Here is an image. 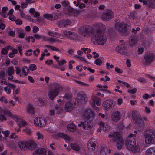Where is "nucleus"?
<instances>
[{"label": "nucleus", "instance_id": "nucleus-20", "mask_svg": "<svg viewBox=\"0 0 155 155\" xmlns=\"http://www.w3.org/2000/svg\"><path fill=\"white\" fill-rule=\"evenodd\" d=\"M12 117L14 118L15 121H17L18 124L20 127L25 126L27 124L26 122L23 119L19 118L15 115H14Z\"/></svg>", "mask_w": 155, "mask_h": 155}, {"label": "nucleus", "instance_id": "nucleus-37", "mask_svg": "<svg viewBox=\"0 0 155 155\" xmlns=\"http://www.w3.org/2000/svg\"><path fill=\"white\" fill-rule=\"evenodd\" d=\"M113 12L111 10H108L105 14V19H110L113 15Z\"/></svg>", "mask_w": 155, "mask_h": 155}, {"label": "nucleus", "instance_id": "nucleus-57", "mask_svg": "<svg viewBox=\"0 0 155 155\" xmlns=\"http://www.w3.org/2000/svg\"><path fill=\"white\" fill-rule=\"evenodd\" d=\"M52 16L51 14H45L44 15V18H47L49 20H51L52 19Z\"/></svg>", "mask_w": 155, "mask_h": 155}, {"label": "nucleus", "instance_id": "nucleus-24", "mask_svg": "<svg viewBox=\"0 0 155 155\" xmlns=\"http://www.w3.org/2000/svg\"><path fill=\"white\" fill-rule=\"evenodd\" d=\"M71 149L76 151H79L84 150V147L81 145H78L75 143L71 144Z\"/></svg>", "mask_w": 155, "mask_h": 155}, {"label": "nucleus", "instance_id": "nucleus-21", "mask_svg": "<svg viewBox=\"0 0 155 155\" xmlns=\"http://www.w3.org/2000/svg\"><path fill=\"white\" fill-rule=\"evenodd\" d=\"M121 116L120 112L118 111L113 112L111 116V118L113 121L117 122L120 119Z\"/></svg>", "mask_w": 155, "mask_h": 155}, {"label": "nucleus", "instance_id": "nucleus-15", "mask_svg": "<svg viewBox=\"0 0 155 155\" xmlns=\"http://www.w3.org/2000/svg\"><path fill=\"white\" fill-rule=\"evenodd\" d=\"M116 49L118 52L122 55L125 54L127 52L126 45L124 44L120 45L116 48Z\"/></svg>", "mask_w": 155, "mask_h": 155}, {"label": "nucleus", "instance_id": "nucleus-4", "mask_svg": "<svg viewBox=\"0 0 155 155\" xmlns=\"http://www.w3.org/2000/svg\"><path fill=\"white\" fill-rule=\"evenodd\" d=\"M62 87L61 86H57L54 89H51L48 92V97L50 99L53 100L61 91Z\"/></svg>", "mask_w": 155, "mask_h": 155}, {"label": "nucleus", "instance_id": "nucleus-47", "mask_svg": "<svg viewBox=\"0 0 155 155\" xmlns=\"http://www.w3.org/2000/svg\"><path fill=\"white\" fill-rule=\"evenodd\" d=\"M15 72L17 74L19 75L20 77H21L22 74L21 73V70L20 68L17 67H15Z\"/></svg>", "mask_w": 155, "mask_h": 155}, {"label": "nucleus", "instance_id": "nucleus-1", "mask_svg": "<svg viewBox=\"0 0 155 155\" xmlns=\"http://www.w3.org/2000/svg\"><path fill=\"white\" fill-rule=\"evenodd\" d=\"M134 134H130L127 138L126 145L127 148L133 153H135L140 151V149L136 146V143L133 137L136 136L137 131L134 132Z\"/></svg>", "mask_w": 155, "mask_h": 155}, {"label": "nucleus", "instance_id": "nucleus-45", "mask_svg": "<svg viewBox=\"0 0 155 155\" xmlns=\"http://www.w3.org/2000/svg\"><path fill=\"white\" fill-rule=\"evenodd\" d=\"M154 97V95L153 94H146L143 97V98L145 99H147L149 98H150L151 97Z\"/></svg>", "mask_w": 155, "mask_h": 155}, {"label": "nucleus", "instance_id": "nucleus-61", "mask_svg": "<svg viewBox=\"0 0 155 155\" xmlns=\"http://www.w3.org/2000/svg\"><path fill=\"white\" fill-rule=\"evenodd\" d=\"M40 53V50L38 49H36L34 50L33 52V55L35 56H38V54Z\"/></svg>", "mask_w": 155, "mask_h": 155}, {"label": "nucleus", "instance_id": "nucleus-35", "mask_svg": "<svg viewBox=\"0 0 155 155\" xmlns=\"http://www.w3.org/2000/svg\"><path fill=\"white\" fill-rule=\"evenodd\" d=\"M48 34L50 36H53L56 37H58L61 39H63L64 38L62 35H61L56 33H54L51 32H48Z\"/></svg>", "mask_w": 155, "mask_h": 155}, {"label": "nucleus", "instance_id": "nucleus-56", "mask_svg": "<svg viewBox=\"0 0 155 155\" xmlns=\"http://www.w3.org/2000/svg\"><path fill=\"white\" fill-rule=\"evenodd\" d=\"M106 67L107 69H110L113 68L114 66L112 64H110L109 63L107 62L106 64Z\"/></svg>", "mask_w": 155, "mask_h": 155}, {"label": "nucleus", "instance_id": "nucleus-9", "mask_svg": "<svg viewBox=\"0 0 155 155\" xmlns=\"http://www.w3.org/2000/svg\"><path fill=\"white\" fill-rule=\"evenodd\" d=\"M34 37L37 39H42L44 40H47L48 41L51 42H58L61 43V40H59L57 39H54L53 38H48L47 37L41 36L37 34H34Z\"/></svg>", "mask_w": 155, "mask_h": 155}, {"label": "nucleus", "instance_id": "nucleus-32", "mask_svg": "<svg viewBox=\"0 0 155 155\" xmlns=\"http://www.w3.org/2000/svg\"><path fill=\"white\" fill-rule=\"evenodd\" d=\"M27 142L24 143L23 142L19 141L18 143V145L19 148L21 150H25L27 148Z\"/></svg>", "mask_w": 155, "mask_h": 155}, {"label": "nucleus", "instance_id": "nucleus-8", "mask_svg": "<svg viewBox=\"0 0 155 155\" xmlns=\"http://www.w3.org/2000/svg\"><path fill=\"white\" fill-rule=\"evenodd\" d=\"M34 123L36 126L42 127H44L46 124V121L44 117H38L35 119Z\"/></svg>", "mask_w": 155, "mask_h": 155}, {"label": "nucleus", "instance_id": "nucleus-63", "mask_svg": "<svg viewBox=\"0 0 155 155\" xmlns=\"http://www.w3.org/2000/svg\"><path fill=\"white\" fill-rule=\"evenodd\" d=\"M83 66L81 65H78L76 67V69L78 70L79 72H80L82 71Z\"/></svg>", "mask_w": 155, "mask_h": 155}, {"label": "nucleus", "instance_id": "nucleus-19", "mask_svg": "<svg viewBox=\"0 0 155 155\" xmlns=\"http://www.w3.org/2000/svg\"><path fill=\"white\" fill-rule=\"evenodd\" d=\"M145 142L147 144L155 143V135L151 134L147 136L145 138Z\"/></svg>", "mask_w": 155, "mask_h": 155}, {"label": "nucleus", "instance_id": "nucleus-18", "mask_svg": "<svg viewBox=\"0 0 155 155\" xmlns=\"http://www.w3.org/2000/svg\"><path fill=\"white\" fill-rule=\"evenodd\" d=\"M63 34L64 35L67 37L72 39H78V38L79 36L75 33H72L68 31L65 30L64 31Z\"/></svg>", "mask_w": 155, "mask_h": 155}, {"label": "nucleus", "instance_id": "nucleus-34", "mask_svg": "<svg viewBox=\"0 0 155 155\" xmlns=\"http://www.w3.org/2000/svg\"><path fill=\"white\" fill-rule=\"evenodd\" d=\"M22 75L24 76H27L29 72V70L28 68L25 66L22 68Z\"/></svg>", "mask_w": 155, "mask_h": 155}, {"label": "nucleus", "instance_id": "nucleus-27", "mask_svg": "<svg viewBox=\"0 0 155 155\" xmlns=\"http://www.w3.org/2000/svg\"><path fill=\"white\" fill-rule=\"evenodd\" d=\"M15 86L11 84H8V85L6 86L4 88L5 92L8 94H9L11 93L10 88L14 89L15 88Z\"/></svg>", "mask_w": 155, "mask_h": 155}, {"label": "nucleus", "instance_id": "nucleus-10", "mask_svg": "<svg viewBox=\"0 0 155 155\" xmlns=\"http://www.w3.org/2000/svg\"><path fill=\"white\" fill-rule=\"evenodd\" d=\"M154 55L152 53L147 52L145 54L144 57L143 63L145 65L149 64L153 61Z\"/></svg>", "mask_w": 155, "mask_h": 155}, {"label": "nucleus", "instance_id": "nucleus-43", "mask_svg": "<svg viewBox=\"0 0 155 155\" xmlns=\"http://www.w3.org/2000/svg\"><path fill=\"white\" fill-rule=\"evenodd\" d=\"M18 52V51L16 49H13L12 51L9 54V56L10 58H12L14 56L15 54H16Z\"/></svg>", "mask_w": 155, "mask_h": 155}, {"label": "nucleus", "instance_id": "nucleus-11", "mask_svg": "<svg viewBox=\"0 0 155 155\" xmlns=\"http://www.w3.org/2000/svg\"><path fill=\"white\" fill-rule=\"evenodd\" d=\"M83 126V127L84 129L86 130H91L92 127V125L91 122L90 121L86 120L84 122H81L78 124L79 127H81Z\"/></svg>", "mask_w": 155, "mask_h": 155}, {"label": "nucleus", "instance_id": "nucleus-51", "mask_svg": "<svg viewBox=\"0 0 155 155\" xmlns=\"http://www.w3.org/2000/svg\"><path fill=\"white\" fill-rule=\"evenodd\" d=\"M66 63V61L64 60L63 59L61 60H60L59 61H58L57 62V64L59 66H61L63 65L65 63Z\"/></svg>", "mask_w": 155, "mask_h": 155}, {"label": "nucleus", "instance_id": "nucleus-48", "mask_svg": "<svg viewBox=\"0 0 155 155\" xmlns=\"http://www.w3.org/2000/svg\"><path fill=\"white\" fill-rule=\"evenodd\" d=\"M23 131L28 134H30L32 133L31 130L28 127H26L23 130Z\"/></svg>", "mask_w": 155, "mask_h": 155}, {"label": "nucleus", "instance_id": "nucleus-6", "mask_svg": "<svg viewBox=\"0 0 155 155\" xmlns=\"http://www.w3.org/2000/svg\"><path fill=\"white\" fill-rule=\"evenodd\" d=\"M126 25L125 24L122 25L121 23H118L116 24L115 28L121 34L125 35L126 33H128L129 32V29L126 28Z\"/></svg>", "mask_w": 155, "mask_h": 155}, {"label": "nucleus", "instance_id": "nucleus-22", "mask_svg": "<svg viewBox=\"0 0 155 155\" xmlns=\"http://www.w3.org/2000/svg\"><path fill=\"white\" fill-rule=\"evenodd\" d=\"M98 125L100 129H98V131L99 132L101 131V129H102L104 131H108L110 128V127L107 124L104 123L101 121L99 122Z\"/></svg>", "mask_w": 155, "mask_h": 155}, {"label": "nucleus", "instance_id": "nucleus-7", "mask_svg": "<svg viewBox=\"0 0 155 155\" xmlns=\"http://www.w3.org/2000/svg\"><path fill=\"white\" fill-rule=\"evenodd\" d=\"M115 103L112 100H109L104 101L102 104L103 107L106 110H110L113 108Z\"/></svg>", "mask_w": 155, "mask_h": 155}, {"label": "nucleus", "instance_id": "nucleus-33", "mask_svg": "<svg viewBox=\"0 0 155 155\" xmlns=\"http://www.w3.org/2000/svg\"><path fill=\"white\" fill-rule=\"evenodd\" d=\"M3 113L4 114V115L2 114L0 115V120L2 121L6 120V117L5 116V115L6 116H8V115H9L11 116H12L10 112L4 111H3Z\"/></svg>", "mask_w": 155, "mask_h": 155}, {"label": "nucleus", "instance_id": "nucleus-36", "mask_svg": "<svg viewBox=\"0 0 155 155\" xmlns=\"http://www.w3.org/2000/svg\"><path fill=\"white\" fill-rule=\"evenodd\" d=\"M29 12L31 14L33 15L35 17H37L40 14L39 12L37 11H35L34 8H31L29 10Z\"/></svg>", "mask_w": 155, "mask_h": 155}, {"label": "nucleus", "instance_id": "nucleus-62", "mask_svg": "<svg viewBox=\"0 0 155 155\" xmlns=\"http://www.w3.org/2000/svg\"><path fill=\"white\" fill-rule=\"evenodd\" d=\"M28 79L30 82L31 83H33L35 81L33 78L30 76H28Z\"/></svg>", "mask_w": 155, "mask_h": 155}, {"label": "nucleus", "instance_id": "nucleus-5", "mask_svg": "<svg viewBox=\"0 0 155 155\" xmlns=\"http://www.w3.org/2000/svg\"><path fill=\"white\" fill-rule=\"evenodd\" d=\"M132 116L134 123H137L140 126H143V122L138 112L134 111L132 113Z\"/></svg>", "mask_w": 155, "mask_h": 155}, {"label": "nucleus", "instance_id": "nucleus-40", "mask_svg": "<svg viewBox=\"0 0 155 155\" xmlns=\"http://www.w3.org/2000/svg\"><path fill=\"white\" fill-rule=\"evenodd\" d=\"M54 109L57 113H59L61 111L62 108L60 105H56L54 106Z\"/></svg>", "mask_w": 155, "mask_h": 155}, {"label": "nucleus", "instance_id": "nucleus-54", "mask_svg": "<svg viewBox=\"0 0 155 155\" xmlns=\"http://www.w3.org/2000/svg\"><path fill=\"white\" fill-rule=\"evenodd\" d=\"M95 63L97 65L99 66L102 63V61L99 58H97L95 60Z\"/></svg>", "mask_w": 155, "mask_h": 155}, {"label": "nucleus", "instance_id": "nucleus-12", "mask_svg": "<svg viewBox=\"0 0 155 155\" xmlns=\"http://www.w3.org/2000/svg\"><path fill=\"white\" fill-rule=\"evenodd\" d=\"M96 142L94 138L91 139L89 140L87 144V147L88 149L94 152L95 150Z\"/></svg>", "mask_w": 155, "mask_h": 155}, {"label": "nucleus", "instance_id": "nucleus-38", "mask_svg": "<svg viewBox=\"0 0 155 155\" xmlns=\"http://www.w3.org/2000/svg\"><path fill=\"white\" fill-rule=\"evenodd\" d=\"M34 108L32 105H29L27 107L26 109V111L30 114H32L33 113Z\"/></svg>", "mask_w": 155, "mask_h": 155}, {"label": "nucleus", "instance_id": "nucleus-28", "mask_svg": "<svg viewBox=\"0 0 155 155\" xmlns=\"http://www.w3.org/2000/svg\"><path fill=\"white\" fill-rule=\"evenodd\" d=\"M47 49H48L49 50L51 49L53 51H57L58 52L60 51V50L58 48L55 47L47 45L45 46V50L44 51L45 53H47Z\"/></svg>", "mask_w": 155, "mask_h": 155}, {"label": "nucleus", "instance_id": "nucleus-14", "mask_svg": "<svg viewBox=\"0 0 155 155\" xmlns=\"http://www.w3.org/2000/svg\"><path fill=\"white\" fill-rule=\"evenodd\" d=\"M79 33L81 35L84 36L89 35L90 31L89 27L87 26H85L80 27L78 30Z\"/></svg>", "mask_w": 155, "mask_h": 155}, {"label": "nucleus", "instance_id": "nucleus-41", "mask_svg": "<svg viewBox=\"0 0 155 155\" xmlns=\"http://www.w3.org/2000/svg\"><path fill=\"white\" fill-rule=\"evenodd\" d=\"M34 1H32V0H26V2H23L21 5V6L22 8H25L28 3H33Z\"/></svg>", "mask_w": 155, "mask_h": 155}, {"label": "nucleus", "instance_id": "nucleus-49", "mask_svg": "<svg viewBox=\"0 0 155 155\" xmlns=\"http://www.w3.org/2000/svg\"><path fill=\"white\" fill-rule=\"evenodd\" d=\"M29 68L30 70L31 71L35 70L37 69L36 66L34 64H31L29 66Z\"/></svg>", "mask_w": 155, "mask_h": 155}, {"label": "nucleus", "instance_id": "nucleus-29", "mask_svg": "<svg viewBox=\"0 0 155 155\" xmlns=\"http://www.w3.org/2000/svg\"><path fill=\"white\" fill-rule=\"evenodd\" d=\"M146 155H155V147H150L147 150L146 152Z\"/></svg>", "mask_w": 155, "mask_h": 155}, {"label": "nucleus", "instance_id": "nucleus-31", "mask_svg": "<svg viewBox=\"0 0 155 155\" xmlns=\"http://www.w3.org/2000/svg\"><path fill=\"white\" fill-rule=\"evenodd\" d=\"M73 109V106L70 102H67L65 104V110L66 111H71Z\"/></svg>", "mask_w": 155, "mask_h": 155}, {"label": "nucleus", "instance_id": "nucleus-44", "mask_svg": "<svg viewBox=\"0 0 155 155\" xmlns=\"http://www.w3.org/2000/svg\"><path fill=\"white\" fill-rule=\"evenodd\" d=\"M97 87L99 88V90L101 91L104 92L106 90L104 88H108V86L107 85L102 86L100 84H98L97 86Z\"/></svg>", "mask_w": 155, "mask_h": 155}, {"label": "nucleus", "instance_id": "nucleus-46", "mask_svg": "<svg viewBox=\"0 0 155 155\" xmlns=\"http://www.w3.org/2000/svg\"><path fill=\"white\" fill-rule=\"evenodd\" d=\"M123 99L121 98L117 99L116 101V104L118 107L121 106L123 103Z\"/></svg>", "mask_w": 155, "mask_h": 155}, {"label": "nucleus", "instance_id": "nucleus-58", "mask_svg": "<svg viewBox=\"0 0 155 155\" xmlns=\"http://www.w3.org/2000/svg\"><path fill=\"white\" fill-rule=\"evenodd\" d=\"M55 110L51 109L49 111V115L51 116H53L55 114Z\"/></svg>", "mask_w": 155, "mask_h": 155}, {"label": "nucleus", "instance_id": "nucleus-25", "mask_svg": "<svg viewBox=\"0 0 155 155\" xmlns=\"http://www.w3.org/2000/svg\"><path fill=\"white\" fill-rule=\"evenodd\" d=\"M14 73V70L13 67H10L7 71L6 74L8 75V78L11 80L13 78V74Z\"/></svg>", "mask_w": 155, "mask_h": 155}, {"label": "nucleus", "instance_id": "nucleus-13", "mask_svg": "<svg viewBox=\"0 0 155 155\" xmlns=\"http://www.w3.org/2000/svg\"><path fill=\"white\" fill-rule=\"evenodd\" d=\"M95 113L94 111L90 109L86 110L83 114L84 119H89L93 118L95 116Z\"/></svg>", "mask_w": 155, "mask_h": 155}, {"label": "nucleus", "instance_id": "nucleus-42", "mask_svg": "<svg viewBox=\"0 0 155 155\" xmlns=\"http://www.w3.org/2000/svg\"><path fill=\"white\" fill-rule=\"evenodd\" d=\"M36 135L38 140L42 139H43V134L41 132L38 131L36 132Z\"/></svg>", "mask_w": 155, "mask_h": 155}, {"label": "nucleus", "instance_id": "nucleus-59", "mask_svg": "<svg viewBox=\"0 0 155 155\" xmlns=\"http://www.w3.org/2000/svg\"><path fill=\"white\" fill-rule=\"evenodd\" d=\"M20 88H17L13 90V94H17L20 92Z\"/></svg>", "mask_w": 155, "mask_h": 155}, {"label": "nucleus", "instance_id": "nucleus-53", "mask_svg": "<svg viewBox=\"0 0 155 155\" xmlns=\"http://www.w3.org/2000/svg\"><path fill=\"white\" fill-rule=\"evenodd\" d=\"M137 91V89L136 88L133 89H129L127 90V92L131 94L135 93Z\"/></svg>", "mask_w": 155, "mask_h": 155}, {"label": "nucleus", "instance_id": "nucleus-17", "mask_svg": "<svg viewBox=\"0 0 155 155\" xmlns=\"http://www.w3.org/2000/svg\"><path fill=\"white\" fill-rule=\"evenodd\" d=\"M90 103L92 107L94 110H99V108L95 105L96 104L97 106H99L101 104L100 101L98 100L97 97H94L92 98Z\"/></svg>", "mask_w": 155, "mask_h": 155}, {"label": "nucleus", "instance_id": "nucleus-39", "mask_svg": "<svg viewBox=\"0 0 155 155\" xmlns=\"http://www.w3.org/2000/svg\"><path fill=\"white\" fill-rule=\"evenodd\" d=\"M116 83L120 84V85L122 86L125 87L126 86L127 87H130V85L128 83L123 81L120 80H118L117 81Z\"/></svg>", "mask_w": 155, "mask_h": 155}, {"label": "nucleus", "instance_id": "nucleus-30", "mask_svg": "<svg viewBox=\"0 0 155 155\" xmlns=\"http://www.w3.org/2000/svg\"><path fill=\"white\" fill-rule=\"evenodd\" d=\"M67 129L70 131L73 132L76 130V126L73 123H70L67 126Z\"/></svg>", "mask_w": 155, "mask_h": 155}, {"label": "nucleus", "instance_id": "nucleus-3", "mask_svg": "<svg viewBox=\"0 0 155 155\" xmlns=\"http://www.w3.org/2000/svg\"><path fill=\"white\" fill-rule=\"evenodd\" d=\"M109 137L111 138L114 141L117 142V147L119 149H120L123 146L122 140L119 133L117 132L111 133L108 136Z\"/></svg>", "mask_w": 155, "mask_h": 155}, {"label": "nucleus", "instance_id": "nucleus-55", "mask_svg": "<svg viewBox=\"0 0 155 155\" xmlns=\"http://www.w3.org/2000/svg\"><path fill=\"white\" fill-rule=\"evenodd\" d=\"M81 50L85 53H88L91 51V50L87 48H81Z\"/></svg>", "mask_w": 155, "mask_h": 155}, {"label": "nucleus", "instance_id": "nucleus-26", "mask_svg": "<svg viewBox=\"0 0 155 155\" xmlns=\"http://www.w3.org/2000/svg\"><path fill=\"white\" fill-rule=\"evenodd\" d=\"M46 150L43 148L39 149L35 151L33 153L34 155H47Z\"/></svg>", "mask_w": 155, "mask_h": 155}, {"label": "nucleus", "instance_id": "nucleus-16", "mask_svg": "<svg viewBox=\"0 0 155 155\" xmlns=\"http://www.w3.org/2000/svg\"><path fill=\"white\" fill-rule=\"evenodd\" d=\"M54 135V138L56 139L58 138H63L67 142H70L71 140V138L69 136L63 133H56Z\"/></svg>", "mask_w": 155, "mask_h": 155}, {"label": "nucleus", "instance_id": "nucleus-50", "mask_svg": "<svg viewBox=\"0 0 155 155\" xmlns=\"http://www.w3.org/2000/svg\"><path fill=\"white\" fill-rule=\"evenodd\" d=\"M27 41L28 42H34V38L32 36H29L26 38Z\"/></svg>", "mask_w": 155, "mask_h": 155}, {"label": "nucleus", "instance_id": "nucleus-23", "mask_svg": "<svg viewBox=\"0 0 155 155\" xmlns=\"http://www.w3.org/2000/svg\"><path fill=\"white\" fill-rule=\"evenodd\" d=\"M27 148L29 150L35 149L36 146L35 142L32 140H28L27 141Z\"/></svg>", "mask_w": 155, "mask_h": 155}, {"label": "nucleus", "instance_id": "nucleus-64", "mask_svg": "<svg viewBox=\"0 0 155 155\" xmlns=\"http://www.w3.org/2000/svg\"><path fill=\"white\" fill-rule=\"evenodd\" d=\"M32 54V50L31 49H29L26 51L25 54L26 55L28 56H30Z\"/></svg>", "mask_w": 155, "mask_h": 155}, {"label": "nucleus", "instance_id": "nucleus-52", "mask_svg": "<svg viewBox=\"0 0 155 155\" xmlns=\"http://www.w3.org/2000/svg\"><path fill=\"white\" fill-rule=\"evenodd\" d=\"M8 48H3L1 51L2 54L4 55L6 54L8 52Z\"/></svg>", "mask_w": 155, "mask_h": 155}, {"label": "nucleus", "instance_id": "nucleus-60", "mask_svg": "<svg viewBox=\"0 0 155 155\" xmlns=\"http://www.w3.org/2000/svg\"><path fill=\"white\" fill-rule=\"evenodd\" d=\"M74 62V61L73 60L70 61L69 63L68 68L69 69L71 70L72 68V64Z\"/></svg>", "mask_w": 155, "mask_h": 155}, {"label": "nucleus", "instance_id": "nucleus-2", "mask_svg": "<svg viewBox=\"0 0 155 155\" xmlns=\"http://www.w3.org/2000/svg\"><path fill=\"white\" fill-rule=\"evenodd\" d=\"M91 41L95 45H104L106 43L107 38L106 36L100 32H98L94 35Z\"/></svg>", "mask_w": 155, "mask_h": 155}]
</instances>
